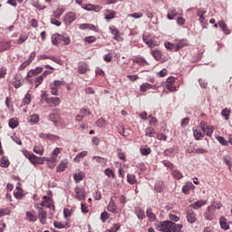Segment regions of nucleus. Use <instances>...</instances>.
I'll use <instances>...</instances> for the list:
<instances>
[{
	"label": "nucleus",
	"instance_id": "nucleus-1",
	"mask_svg": "<svg viewBox=\"0 0 232 232\" xmlns=\"http://www.w3.org/2000/svg\"><path fill=\"white\" fill-rule=\"evenodd\" d=\"M182 224H175V222L166 220L157 224L156 229L161 232H182Z\"/></svg>",
	"mask_w": 232,
	"mask_h": 232
},
{
	"label": "nucleus",
	"instance_id": "nucleus-2",
	"mask_svg": "<svg viewBox=\"0 0 232 232\" xmlns=\"http://www.w3.org/2000/svg\"><path fill=\"white\" fill-rule=\"evenodd\" d=\"M34 208L38 209V218L40 219L41 224H46V218L48 217L46 210H44L39 203H35Z\"/></svg>",
	"mask_w": 232,
	"mask_h": 232
},
{
	"label": "nucleus",
	"instance_id": "nucleus-3",
	"mask_svg": "<svg viewBox=\"0 0 232 232\" xmlns=\"http://www.w3.org/2000/svg\"><path fill=\"white\" fill-rule=\"evenodd\" d=\"M215 215V206L210 205L208 207L207 211L204 214V218L206 220H213V217Z\"/></svg>",
	"mask_w": 232,
	"mask_h": 232
},
{
	"label": "nucleus",
	"instance_id": "nucleus-4",
	"mask_svg": "<svg viewBox=\"0 0 232 232\" xmlns=\"http://www.w3.org/2000/svg\"><path fill=\"white\" fill-rule=\"evenodd\" d=\"M75 19H77V15H75V13L70 12L64 15L63 21H64L65 24H72V23H73V21H75Z\"/></svg>",
	"mask_w": 232,
	"mask_h": 232
},
{
	"label": "nucleus",
	"instance_id": "nucleus-5",
	"mask_svg": "<svg viewBox=\"0 0 232 232\" xmlns=\"http://www.w3.org/2000/svg\"><path fill=\"white\" fill-rule=\"evenodd\" d=\"M48 119L53 122L54 126H58L59 122L61 121V115L57 112H53L49 114Z\"/></svg>",
	"mask_w": 232,
	"mask_h": 232
},
{
	"label": "nucleus",
	"instance_id": "nucleus-6",
	"mask_svg": "<svg viewBox=\"0 0 232 232\" xmlns=\"http://www.w3.org/2000/svg\"><path fill=\"white\" fill-rule=\"evenodd\" d=\"M109 30H110L111 34H112V35H114L113 39L115 41H118V42L122 41V37H121V34H119V31H118L117 27L111 25L109 27Z\"/></svg>",
	"mask_w": 232,
	"mask_h": 232
},
{
	"label": "nucleus",
	"instance_id": "nucleus-7",
	"mask_svg": "<svg viewBox=\"0 0 232 232\" xmlns=\"http://www.w3.org/2000/svg\"><path fill=\"white\" fill-rule=\"evenodd\" d=\"M75 191V198H77L78 200H84L85 198V194H84V189L76 187L74 188Z\"/></svg>",
	"mask_w": 232,
	"mask_h": 232
},
{
	"label": "nucleus",
	"instance_id": "nucleus-8",
	"mask_svg": "<svg viewBox=\"0 0 232 232\" xmlns=\"http://www.w3.org/2000/svg\"><path fill=\"white\" fill-rule=\"evenodd\" d=\"M187 220L189 224H195V222H197V215H195L193 210H188L187 212Z\"/></svg>",
	"mask_w": 232,
	"mask_h": 232
},
{
	"label": "nucleus",
	"instance_id": "nucleus-9",
	"mask_svg": "<svg viewBox=\"0 0 232 232\" xmlns=\"http://www.w3.org/2000/svg\"><path fill=\"white\" fill-rule=\"evenodd\" d=\"M208 204V200H198L190 205L192 209H200L202 206H206Z\"/></svg>",
	"mask_w": 232,
	"mask_h": 232
},
{
	"label": "nucleus",
	"instance_id": "nucleus-10",
	"mask_svg": "<svg viewBox=\"0 0 232 232\" xmlns=\"http://www.w3.org/2000/svg\"><path fill=\"white\" fill-rule=\"evenodd\" d=\"M81 30H92V32H97V27L92 24H80Z\"/></svg>",
	"mask_w": 232,
	"mask_h": 232
},
{
	"label": "nucleus",
	"instance_id": "nucleus-11",
	"mask_svg": "<svg viewBox=\"0 0 232 232\" xmlns=\"http://www.w3.org/2000/svg\"><path fill=\"white\" fill-rule=\"evenodd\" d=\"M206 14V9L204 8H198L197 10V15L199 17L200 23H206V18L204 17V14Z\"/></svg>",
	"mask_w": 232,
	"mask_h": 232
},
{
	"label": "nucleus",
	"instance_id": "nucleus-12",
	"mask_svg": "<svg viewBox=\"0 0 232 232\" xmlns=\"http://www.w3.org/2000/svg\"><path fill=\"white\" fill-rule=\"evenodd\" d=\"M219 224L221 229H224L225 231H227V229H229V224H227V219H226L224 217H221L219 218Z\"/></svg>",
	"mask_w": 232,
	"mask_h": 232
},
{
	"label": "nucleus",
	"instance_id": "nucleus-13",
	"mask_svg": "<svg viewBox=\"0 0 232 232\" xmlns=\"http://www.w3.org/2000/svg\"><path fill=\"white\" fill-rule=\"evenodd\" d=\"M29 160H30V162H32V164H44V160H43L42 158L35 156V154H33Z\"/></svg>",
	"mask_w": 232,
	"mask_h": 232
},
{
	"label": "nucleus",
	"instance_id": "nucleus-14",
	"mask_svg": "<svg viewBox=\"0 0 232 232\" xmlns=\"http://www.w3.org/2000/svg\"><path fill=\"white\" fill-rule=\"evenodd\" d=\"M177 15H179V13H177V9L171 8L168 11L167 18L171 21V20L175 19V17H177Z\"/></svg>",
	"mask_w": 232,
	"mask_h": 232
},
{
	"label": "nucleus",
	"instance_id": "nucleus-15",
	"mask_svg": "<svg viewBox=\"0 0 232 232\" xmlns=\"http://www.w3.org/2000/svg\"><path fill=\"white\" fill-rule=\"evenodd\" d=\"M195 188V185L193 183H187L183 188L182 191L185 195H189V191Z\"/></svg>",
	"mask_w": 232,
	"mask_h": 232
},
{
	"label": "nucleus",
	"instance_id": "nucleus-16",
	"mask_svg": "<svg viewBox=\"0 0 232 232\" xmlns=\"http://www.w3.org/2000/svg\"><path fill=\"white\" fill-rule=\"evenodd\" d=\"M218 24L219 28H221V30L224 32V34H226L227 35H229L230 32L229 30L227 29V25L226 24V22H224L223 20H220Z\"/></svg>",
	"mask_w": 232,
	"mask_h": 232
},
{
	"label": "nucleus",
	"instance_id": "nucleus-17",
	"mask_svg": "<svg viewBox=\"0 0 232 232\" xmlns=\"http://www.w3.org/2000/svg\"><path fill=\"white\" fill-rule=\"evenodd\" d=\"M68 168V161H63L60 163L56 169L58 173H63Z\"/></svg>",
	"mask_w": 232,
	"mask_h": 232
},
{
	"label": "nucleus",
	"instance_id": "nucleus-18",
	"mask_svg": "<svg viewBox=\"0 0 232 232\" xmlns=\"http://www.w3.org/2000/svg\"><path fill=\"white\" fill-rule=\"evenodd\" d=\"M46 102L48 104H50V102H52V106L55 107V106H59V104H61V99H59L58 97L55 98H50L46 101Z\"/></svg>",
	"mask_w": 232,
	"mask_h": 232
},
{
	"label": "nucleus",
	"instance_id": "nucleus-19",
	"mask_svg": "<svg viewBox=\"0 0 232 232\" xmlns=\"http://www.w3.org/2000/svg\"><path fill=\"white\" fill-rule=\"evenodd\" d=\"M86 155H88V151L83 150L82 152H79L75 158H74V162H81V159H84V157H86Z\"/></svg>",
	"mask_w": 232,
	"mask_h": 232
},
{
	"label": "nucleus",
	"instance_id": "nucleus-20",
	"mask_svg": "<svg viewBox=\"0 0 232 232\" xmlns=\"http://www.w3.org/2000/svg\"><path fill=\"white\" fill-rule=\"evenodd\" d=\"M108 211H110V213H117V206L115 205L113 199H111L108 205Z\"/></svg>",
	"mask_w": 232,
	"mask_h": 232
},
{
	"label": "nucleus",
	"instance_id": "nucleus-21",
	"mask_svg": "<svg viewBox=\"0 0 232 232\" xmlns=\"http://www.w3.org/2000/svg\"><path fill=\"white\" fill-rule=\"evenodd\" d=\"M41 72H43V67H36L35 69L34 70H31L26 77H32V75H38V73H41Z\"/></svg>",
	"mask_w": 232,
	"mask_h": 232
},
{
	"label": "nucleus",
	"instance_id": "nucleus-22",
	"mask_svg": "<svg viewBox=\"0 0 232 232\" xmlns=\"http://www.w3.org/2000/svg\"><path fill=\"white\" fill-rule=\"evenodd\" d=\"M51 41L54 46H57L59 44V41H61V34H54L51 37Z\"/></svg>",
	"mask_w": 232,
	"mask_h": 232
},
{
	"label": "nucleus",
	"instance_id": "nucleus-23",
	"mask_svg": "<svg viewBox=\"0 0 232 232\" xmlns=\"http://www.w3.org/2000/svg\"><path fill=\"white\" fill-rule=\"evenodd\" d=\"M19 126V121L17 118H12L9 120V127H11L12 130H14V128H17Z\"/></svg>",
	"mask_w": 232,
	"mask_h": 232
},
{
	"label": "nucleus",
	"instance_id": "nucleus-24",
	"mask_svg": "<svg viewBox=\"0 0 232 232\" xmlns=\"http://www.w3.org/2000/svg\"><path fill=\"white\" fill-rule=\"evenodd\" d=\"M202 131H204L207 137H211L213 135V126L207 125L205 129L202 130Z\"/></svg>",
	"mask_w": 232,
	"mask_h": 232
},
{
	"label": "nucleus",
	"instance_id": "nucleus-25",
	"mask_svg": "<svg viewBox=\"0 0 232 232\" xmlns=\"http://www.w3.org/2000/svg\"><path fill=\"white\" fill-rule=\"evenodd\" d=\"M0 166H1V168H8L10 166V160H8V158L4 156L0 160Z\"/></svg>",
	"mask_w": 232,
	"mask_h": 232
},
{
	"label": "nucleus",
	"instance_id": "nucleus-26",
	"mask_svg": "<svg viewBox=\"0 0 232 232\" xmlns=\"http://www.w3.org/2000/svg\"><path fill=\"white\" fill-rule=\"evenodd\" d=\"M26 218L29 222H37V216L30 211L26 212Z\"/></svg>",
	"mask_w": 232,
	"mask_h": 232
},
{
	"label": "nucleus",
	"instance_id": "nucleus-27",
	"mask_svg": "<svg viewBox=\"0 0 232 232\" xmlns=\"http://www.w3.org/2000/svg\"><path fill=\"white\" fill-rule=\"evenodd\" d=\"M147 217L151 222H155V220L157 219V216L153 214V210L151 208L147 209Z\"/></svg>",
	"mask_w": 232,
	"mask_h": 232
},
{
	"label": "nucleus",
	"instance_id": "nucleus-28",
	"mask_svg": "<svg viewBox=\"0 0 232 232\" xmlns=\"http://www.w3.org/2000/svg\"><path fill=\"white\" fill-rule=\"evenodd\" d=\"M135 213L140 220H142L145 217L144 210H142V208H137L135 209Z\"/></svg>",
	"mask_w": 232,
	"mask_h": 232
},
{
	"label": "nucleus",
	"instance_id": "nucleus-29",
	"mask_svg": "<svg viewBox=\"0 0 232 232\" xmlns=\"http://www.w3.org/2000/svg\"><path fill=\"white\" fill-rule=\"evenodd\" d=\"M73 179L76 183H79V182H81V180H82V179H84V173L78 172V173L74 174Z\"/></svg>",
	"mask_w": 232,
	"mask_h": 232
},
{
	"label": "nucleus",
	"instance_id": "nucleus-30",
	"mask_svg": "<svg viewBox=\"0 0 232 232\" xmlns=\"http://www.w3.org/2000/svg\"><path fill=\"white\" fill-rule=\"evenodd\" d=\"M151 88H153V85L148 83V82H145L143 84L140 85V92H148V90H151Z\"/></svg>",
	"mask_w": 232,
	"mask_h": 232
},
{
	"label": "nucleus",
	"instance_id": "nucleus-31",
	"mask_svg": "<svg viewBox=\"0 0 232 232\" xmlns=\"http://www.w3.org/2000/svg\"><path fill=\"white\" fill-rule=\"evenodd\" d=\"M34 152L36 153L37 155H43V153H44V148L43 146L35 145L34 147Z\"/></svg>",
	"mask_w": 232,
	"mask_h": 232
},
{
	"label": "nucleus",
	"instance_id": "nucleus-32",
	"mask_svg": "<svg viewBox=\"0 0 232 232\" xmlns=\"http://www.w3.org/2000/svg\"><path fill=\"white\" fill-rule=\"evenodd\" d=\"M187 44L188 43L186 42V40H181L176 44L175 52H179V50L184 48V46H186Z\"/></svg>",
	"mask_w": 232,
	"mask_h": 232
},
{
	"label": "nucleus",
	"instance_id": "nucleus-33",
	"mask_svg": "<svg viewBox=\"0 0 232 232\" xmlns=\"http://www.w3.org/2000/svg\"><path fill=\"white\" fill-rule=\"evenodd\" d=\"M145 135L146 137H153V135H155V129L148 127L145 129Z\"/></svg>",
	"mask_w": 232,
	"mask_h": 232
},
{
	"label": "nucleus",
	"instance_id": "nucleus-34",
	"mask_svg": "<svg viewBox=\"0 0 232 232\" xmlns=\"http://www.w3.org/2000/svg\"><path fill=\"white\" fill-rule=\"evenodd\" d=\"M79 73H86L88 72V65L86 63L80 64L78 66Z\"/></svg>",
	"mask_w": 232,
	"mask_h": 232
},
{
	"label": "nucleus",
	"instance_id": "nucleus-35",
	"mask_svg": "<svg viewBox=\"0 0 232 232\" xmlns=\"http://www.w3.org/2000/svg\"><path fill=\"white\" fill-rule=\"evenodd\" d=\"M27 40H28V35H26V34H21V35L19 36V39L16 40L15 44H23V43H24V42L27 41Z\"/></svg>",
	"mask_w": 232,
	"mask_h": 232
},
{
	"label": "nucleus",
	"instance_id": "nucleus-36",
	"mask_svg": "<svg viewBox=\"0 0 232 232\" xmlns=\"http://www.w3.org/2000/svg\"><path fill=\"white\" fill-rule=\"evenodd\" d=\"M29 122L32 124H37L39 122V115L37 114H33L29 117Z\"/></svg>",
	"mask_w": 232,
	"mask_h": 232
},
{
	"label": "nucleus",
	"instance_id": "nucleus-37",
	"mask_svg": "<svg viewBox=\"0 0 232 232\" xmlns=\"http://www.w3.org/2000/svg\"><path fill=\"white\" fill-rule=\"evenodd\" d=\"M64 14V9L63 8H58L57 10H55L53 12V15L55 17V19H59L61 17V15H63Z\"/></svg>",
	"mask_w": 232,
	"mask_h": 232
},
{
	"label": "nucleus",
	"instance_id": "nucleus-38",
	"mask_svg": "<svg viewBox=\"0 0 232 232\" xmlns=\"http://www.w3.org/2000/svg\"><path fill=\"white\" fill-rule=\"evenodd\" d=\"M194 137L196 140H202L204 139V134L200 130H194Z\"/></svg>",
	"mask_w": 232,
	"mask_h": 232
},
{
	"label": "nucleus",
	"instance_id": "nucleus-39",
	"mask_svg": "<svg viewBox=\"0 0 232 232\" xmlns=\"http://www.w3.org/2000/svg\"><path fill=\"white\" fill-rule=\"evenodd\" d=\"M172 177H174V179H176L177 180H180V179H182L184 176L182 175L181 171L173 170Z\"/></svg>",
	"mask_w": 232,
	"mask_h": 232
},
{
	"label": "nucleus",
	"instance_id": "nucleus-40",
	"mask_svg": "<svg viewBox=\"0 0 232 232\" xmlns=\"http://www.w3.org/2000/svg\"><path fill=\"white\" fill-rule=\"evenodd\" d=\"M22 102H23L24 106L30 104V102H32V95L26 94L24 96V98L23 99Z\"/></svg>",
	"mask_w": 232,
	"mask_h": 232
},
{
	"label": "nucleus",
	"instance_id": "nucleus-41",
	"mask_svg": "<svg viewBox=\"0 0 232 232\" xmlns=\"http://www.w3.org/2000/svg\"><path fill=\"white\" fill-rule=\"evenodd\" d=\"M127 181L129 182V184H135V182H137V179L135 178V175L128 174Z\"/></svg>",
	"mask_w": 232,
	"mask_h": 232
},
{
	"label": "nucleus",
	"instance_id": "nucleus-42",
	"mask_svg": "<svg viewBox=\"0 0 232 232\" xmlns=\"http://www.w3.org/2000/svg\"><path fill=\"white\" fill-rule=\"evenodd\" d=\"M95 124L98 128H104L106 126V121L101 118L95 122Z\"/></svg>",
	"mask_w": 232,
	"mask_h": 232
},
{
	"label": "nucleus",
	"instance_id": "nucleus-43",
	"mask_svg": "<svg viewBox=\"0 0 232 232\" xmlns=\"http://www.w3.org/2000/svg\"><path fill=\"white\" fill-rule=\"evenodd\" d=\"M151 55L156 59V61H160L161 55H160V51L159 50H153L151 51Z\"/></svg>",
	"mask_w": 232,
	"mask_h": 232
},
{
	"label": "nucleus",
	"instance_id": "nucleus-44",
	"mask_svg": "<svg viewBox=\"0 0 232 232\" xmlns=\"http://www.w3.org/2000/svg\"><path fill=\"white\" fill-rule=\"evenodd\" d=\"M229 113H231V111L227 109H224L221 111V115H222V117L225 118V121H229Z\"/></svg>",
	"mask_w": 232,
	"mask_h": 232
},
{
	"label": "nucleus",
	"instance_id": "nucleus-45",
	"mask_svg": "<svg viewBox=\"0 0 232 232\" xmlns=\"http://www.w3.org/2000/svg\"><path fill=\"white\" fill-rule=\"evenodd\" d=\"M51 94L52 95H59V89L53 85V83L50 84Z\"/></svg>",
	"mask_w": 232,
	"mask_h": 232
},
{
	"label": "nucleus",
	"instance_id": "nucleus-46",
	"mask_svg": "<svg viewBox=\"0 0 232 232\" xmlns=\"http://www.w3.org/2000/svg\"><path fill=\"white\" fill-rule=\"evenodd\" d=\"M146 44H148L149 48H155V46H159V43L153 39L149 40Z\"/></svg>",
	"mask_w": 232,
	"mask_h": 232
},
{
	"label": "nucleus",
	"instance_id": "nucleus-47",
	"mask_svg": "<svg viewBox=\"0 0 232 232\" xmlns=\"http://www.w3.org/2000/svg\"><path fill=\"white\" fill-rule=\"evenodd\" d=\"M61 41L63 42V44H65V46H68V44H70V43H71L70 36L65 35V34L61 36Z\"/></svg>",
	"mask_w": 232,
	"mask_h": 232
},
{
	"label": "nucleus",
	"instance_id": "nucleus-48",
	"mask_svg": "<svg viewBox=\"0 0 232 232\" xmlns=\"http://www.w3.org/2000/svg\"><path fill=\"white\" fill-rule=\"evenodd\" d=\"M43 81H44V78L42 75L35 78V88H38L43 83Z\"/></svg>",
	"mask_w": 232,
	"mask_h": 232
},
{
	"label": "nucleus",
	"instance_id": "nucleus-49",
	"mask_svg": "<svg viewBox=\"0 0 232 232\" xmlns=\"http://www.w3.org/2000/svg\"><path fill=\"white\" fill-rule=\"evenodd\" d=\"M84 41L85 43L92 44V43H95V41H97V38H95V36H87L84 38Z\"/></svg>",
	"mask_w": 232,
	"mask_h": 232
},
{
	"label": "nucleus",
	"instance_id": "nucleus-50",
	"mask_svg": "<svg viewBox=\"0 0 232 232\" xmlns=\"http://www.w3.org/2000/svg\"><path fill=\"white\" fill-rule=\"evenodd\" d=\"M140 153H141V155H150V153H151V149H150V148H141L140 150Z\"/></svg>",
	"mask_w": 232,
	"mask_h": 232
},
{
	"label": "nucleus",
	"instance_id": "nucleus-51",
	"mask_svg": "<svg viewBox=\"0 0 232 232\" xmlns=\"http://www.w3.org/2000/svg\"><path fill=\"white\" fill-rule=\"evenodd\" d=\"M217 140H218V142L221 143L222 146H227V140H226V139H224V137L218 136V137H217Z\"/></svg>",
	"mask_w": 232,
	"mask_h": 232
},
{
	"label": "nucleus",
	"instance_id": "nucleus-52",
	"mask_svg": "<svg viewBox=\"0 0 232 232\" xmlns=\"http://www.w3.org/2000/svg\"><path fill=\"white\" fill-rule=\"evenodd\" d=\"M108 218H110V214H108V212H102L101 214L102 222H105Z\"/></svg>",
	"mask_w": 232,
	"mask_h": 232
},
{
	"label": "nucleus",
	"instance_id": "nucleus-53",
	"mask_svg": "<svg viewBox=\"0 0 232 232\" xmlns=\"http://www.w3.org/2000/svg\"><path fill=\"white\" fill-rule=\"evenodd\" d=\"M169 220H171L170 222H179V220H180V218H179L175 214H169Z\"/></svg>",
	"mask_w": 232,
	"mask_h": 232
},
{
	"label": "nucleus",
	"instance_id": "nucleus-54",
	"mask_svg": "<svg viewBox=\"0 0 232 232\" xmlns=\"http://www.w3.org/2000/svg\"><path fill=\"white\" fill-rule=\"evenodd\" d=\"M31 64L30 61L26 60L24 61L20 67L18 68V70L23 71L24 70V68H26V66H29Z\"/></svg>",
	"mask_w": 232,
	"mask_h": 232
},
{
	"label": "nucleus",
	"instance_id": "nucleus-55",
	"mask_svg": "<svg viewBox=\"0 0 232 232\" xmlns=\"http://www.w3.org/2000/svg\"><path fill=\"white\" fill-rule=\"evenodd\" d=\"M53 84L59 89L60 86H64V81L55 80Z\"/></svg>",
	"mask_w": 232,
	"mask_h": 232
},
{
	"label": "nucleus",
	"instance_id": "nucleus-56",
	"mask_svg": "<svg viewBox=\"0 0 232 232\" xmlns=\"http://www.w3.org/2000/svg\"><path fill=\"white\" fill-rule=\"evenodd\" d=\"M165 47L167 48V50H176V45L169 42L165 44Z\"/></svg>",
	"mask_w": 232,
	"mask_h": 232
},
{
	"label": "nucleus",
	"instance_id": "nucleus-57",
	"mask_svg": "<svg viewBox=\"0 0 232 232\" xmlns=\"http://www.w3.org/2000/svg\"><path fill=\"white\" fill-rule=\"evenodd\" d=\"M114 18H115L114 11H110V13L105 16V19H107V21H110L111 19H114Z\"/></svg>",
	"mask_w": 232,
	"mask_h": 232
},
{
	"label": "nucleus",
	"instance_id": "nucleus-58",
	"mask_svg": "<svg viewBox=\"0 0 232 232\" xmlns=\"http://www.w3.org/2000/svg\"><path fill=\"white\" fill-rule=\"evenodd\" d=\"M49 59L56 63V64H63V61L55 56H50Z\"/></svg>",
	"mask_w": 232,
	"mask_h": 232
},
{
	"label": "nucleus",
	"instance_id": "nucleus-59",
	"mask_svg": "<svg viewBox=\"0 0 232 232\" xmlns=\"http://www.w3.org/2000/svg\"><path fill=\"white\" fill-rule=\"evenodd\" d=\"M59 136L53 134H47L48 140H59Z\"/></svg>",
	"mask_w": 232,
	"mask_h": 232
},
{
	"label": "nucleus",
	"instance_id": "nucleus-60",
	"mask_svg": "<svg viewBox=\"0 0 232 232\" xmlns=\"http://www.w3.org/2000/svg\"><path fill=\"white\" fill-rule=\"evenodd\" d=\"M104 173L105 175H107V177H112V179L115 177L113 170H111V169H106Z\"/></svg>",
	"mask_w": 232,
	"mask_h": 232
},
{
	"label": "nucleus",
	"instance_id": "nucleus-61",
	"mask_svg": "<svg viewBox=\"0 0 232 232\" xmlns=\"http://www.w3.org/2000/svg\"><path fill=\"white\" fill-rule=\"evenodd\" d=\"M225 164L228 166L229 169H231V160L229 159V156H224Z\"/></svg>",
	"mask_w": 232,
	"mask_h": 232
},
{
	"label": "nucleus",
	"instance_id": "nucleus-62",
	"mask_svg": "<svg viewBox=\"0 0 232 232\" xmlns=\"http://www.w3.org/2000/svg\"><path fill=\"white\" fill-rule=\"evenodd\" d=\"M121 229V224H114L111 228H110L111 232H118Z\"/></svg>",
	"mask_w": 232,
	"mask_h": 232
},
{
	"label": "nucleus",
	"instance_id": "nucleus-63",
	"mask_svg": "<svg viewBox=\"0 0 232 232\" xmlns=\"http://www.w3.org/2000/svg\"><path fill=\"white\" fill-rule=\"evenodd\" d=\"M193 153L204 154L208 153V150L205 149H194Z\"/></svg>",
	"mask_w": 232,
	"mask_h": 232
},
{
	"label": "nucleus",
	"instance_id": "nucleus-64",
	"mask_svg": "<svg viewBox=\"0 0 232 232\" xmlns=\"http://www.w3.org/2000/svg\"><path fill=\"white\" fill-rule=\"evenodd\" d=\"M51 24H54L55 26H61V22L57 20V18H51Z\"/></svg>",
	"mask_w": 232,
	"mask_h": 232
}]
</instances>
